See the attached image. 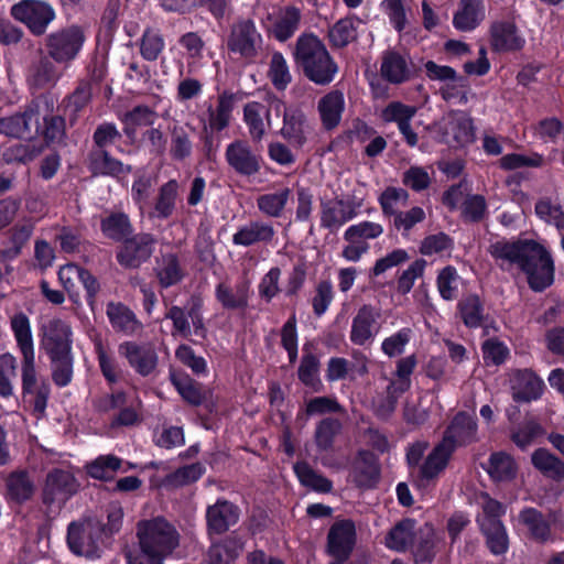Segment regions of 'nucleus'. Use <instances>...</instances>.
Here are the masks:
<instances>
[{"label": "nucleus", "mask_w": 564, "mask_h": 564, "mask_svg": "<svg viewBox=\"0 0 564 564\" xmlns=\"http://www.w3.org/2000/svg\"><path fill=\"white\" fill-rule=\"evenodd\" d=\"M140 553L128 555L129 564H164L180 545V533L163 518L145 520L138 524Z\"/></svg>", "instance_id": "nucleus-1"}, {"label": "nucleus", "mask_w": 564, "mask_h": 564, "mask_svg": "<svg viewBox=\"0 0 564 564\" xmlns=\"http://www.w3.org/2000/svg\"><path fill=\"white\" fill-rule=\"evenodd\" d=\"M293 58L305 77L316 85L330 84L338 73V65L325 44L312 33L297 37Z\"/></svg>", "instance_id": "nucleus-2"}, {"label": "nucleus", "mask_w": 564, "mask_h": 564, "mask_svg": "<svg viewBox=\"0 0 564 564\" xmlns=\"http://www.w3.org/2000/svg\"><path fill=\"white\" fill-rule=\"evenodd\" d=\"M55 106L56 99L52 95H41L23 113L0 119V132L13 138H30L39 133L41 119L50 116Z\"/></svg>", "instance_id": "nucleus-3"}, {"label": "nucleus", "mask_w": 564, "mask_h": 564, "mask_svg": "<svg viewBox=\"0 0 564 564\" xmlns=\"http://www.w3.org/2000/svg\"><path fill=\"white\" fill-rule=\"evenodd\" d=\"M365 186L357 184L350 194L322 200L319 225L329 232H337L345 224L355 219L365 204Z\"/></svg>", "instance_id": "nucleus-4"}, {"label": "nucleus", "mask_w": 564, "mask_h": 564, "mask_svg": "<svg viewBox=\"0 0 564 564\" xmlns=\"http://www.w3.org/2000/svg\"><path fill=\"white\" fill-rule=\"evenodd\" d=\"M85 40V33L78 25L58 29L45 37L47 55L56 63L68 64L78 56Z\"/></svg>", "instance_id": "nucleus-5"}, {"label": "nucleus", "mask_w": 564, "mask_h": 564, "mask_svg": "<svg viewBox=\"0 0 564 564\" xmlns=\"http://www.w3.org/2000/svg\"><path fill=\"white\" fill-rule=\"evenodd\" d=\"M270 107L276 115H283L280 135L291 145L302 148L311 134V127L304 111L296 106L286 107L276 96L270 97Z\"/></svg>", "instance_id": "nucleus-6"}, {"label": "nucleus", "mask_w": 564, "mask_h": 564, "mask_svg": "<svg viewBox=\"0 0 564 564\" xmlns=\"http://www.w3.org/2000/svg\"><path fill=\"white\" fill-rule=\"evenodd\" d=\"M10 14L35 36L44 35L56 19L53 6L44 0H21L11 7Z\"/></svg>", "instance_id": "nucleus-7"}, {"label": "nucleus", "mask_w": 564, "mask_h": 564, "mask_svg": "<svg viewBox=\"0 0 564 564\" xmlns=\"http://www.w3.org/2000/svg\"><path fill=\"white\" fill-rule=\"evenodd\" d=\"M101 524L94 520L72 522L67 530V543L70 551L87 558L100 557Z\"/></svg>", "instance_id": "nucleus-8"}, {"label": "nucleus", "mask_w": 564, "mask_h": 564, "mask_svg": "<svg viewBox=\"0 0 564 564\" xmlns=\"http://www.w3.org/2000/svg\"><path fill=\"white\" fill-rule=\"evenodd\" d=\"M79 484L68 469L54 468L45 480L42 499L52 512H58L66 501L78 490Z\"/></svg>", "instance_id": "nucleus-9"}, {"label": "nucleus", "mask_w": 564, "mask_h": 564, "mask_svg": "<svg viewBox=\"0 0 564 564\" xmlns=\"http://www.w3.org/2000/svg\"><path fill=\"white\" fill-rule=\"evenodd\" d=\"M203 302L199 297L192 296L187 307L173 305L165 314V318L173 323V336L188 338L193 333L205 337L206 328L202 314Z\"/></svg>", "instance_id": "nucleus-10"}, {"label": "nucleus", "mask_w": 564, "mask_h": 564, "mask_svg": "<svg viewBox=\"0 0 564 564\" xmlns=\"http://www.w3.org/2000/svg\"><path fill=\"white\" fill-rule=\"evenodd\" d=\"M533 249L524 261L521 271L525 274L531 290L542 292L554 282V261L544 246L536 242Z\"/></svg>", "instance_id": "nucleus-11"}, {"label": "nucleus", "mask_w": 564, "mask_h": 564, "mask_svg": "<svg viewBox=\"0 0 564 564\" xmlns=\"http://www.w3.org/2000/svg\"><path fill=\"white\" fill-rule=\"evenodd\" d=\"M383 226L376 221L364 220L350 225L344 231V240L347 245L341 250V257L349 262H358L369 251L368 240L382 236Z\"/></svg>", "instance_id": "nucleus-12"}, {"label": "nucleus", "mask_w": 564, "mask_h": 564, "mask_svg": "<svg viewBox=\"0 0 564 564\" xmlns=\"http://www.w3.org/2000/svg\"><path fill=\"white\" fill-rule=\"evenodd\" d=\"M262 46V35L250 19L235 22L230 29L227 47L245 59H253Z\"/></svg>", "instance_id": "nucleus-13"}, {"label": "nucleus", "mask_w": 564, "mask_h": 564, "mask_svg": "<svg viewBox=\"0 0 564 564\" xmlns=\"http://www.w3.org/2000/svg\"><path fill=\"white\" fill-rule=\"evenodd\" d=\"M301 20V10L294 6H286L268 12L261 18V23L278 41L285 42L299 30Z\"/></svg>", "instance_id": "nucleus-14"}, {"label": "nucleus", "mask_w": 564, "mask_h": 564, "mask_svg": "<svg viewBox=\"0 0 564 564\" xmlns=\"http://www.w3.org/2000/svg\"><path fill=\"white\" fill-rule=\"evenodd\" d=\"M118 352L142 377L152 375L156 369L159 356L150 343L123 341L119 345Z\"/></svg>", "instance_id": "nucleus-15"}, {"label": "nucleus", "mask_w": 564, "mask_h": 564, "mask_svg": "<svg viewBox=\"0 0 564 564\" xmlns=\"http://www.w3.org/2000/svg\"><path fill=\"white\" fill-rule=\"evenodd\" d=\"M535 243L533 240H499L490 245L489 253L502 270H510L512 267L521 270Z\"/></svg>", "instance_id": "nucleus-16"}, {"label": "nucleus", "mask_w": 564, "mask_h": 564, "mask_svg": "<svg viewBox=\"0 0 564 564\" xmlns=\"http://www.w3.org/2000/svg\"><path fill=\"white\" fill-rule=\"evenodd\" d=\"M228 165L241 176H254L261 171V155L246 140H235L225 151Z\"/></svg>", "instance_id": "nucleus-17"}, {"label": "nucleus", "mask_w": 564, "mask_h": 564, "mask_svg": "<svg viewBox=\"0 0 564 564\" xmlns=\"http://www.w3.org/2000/svg\"><path fill=\"white\" fill-rule=\"evenodd\" d=\"M155 238L150 234H139L126 239L117 253L118 262L126 268H138L153 253Z\"/></svg>", "instance_id": "nucleus-18"}, {"label": "nucleus", "mask_w": 564, "mask_h": 564, "mask_svg": "<svg viewBox=\"0 0 564 564\" xmlns=\"http://www.w3.org/2000/svg\"><path fill=\"white\" fill-rule=\"evenodd\" d=\"M477 422L474 415L458 412L445 431L442 442L453 452L457 446H466L478 440Z\"/></svg>", "instance_id": "nucleus-19"}, {"label": "nucleus", "mask_w": 564, "mask_h": 564, "mask_svg": "<svg viewBox=\"0 0 564 564\" xmlns=\"http://www.w3.org/2000/svg\"><path fill=\"white\" fill-rule=\"evenodd\" d=\"M444 141L454 145H465L474 140L471 120L460 111L446 113L438 123Z\"/></svg>", "instance_id": "nucleus-20"}, {"label": "nucleus", "mask_w": 564, "mask_h": 564, "mask_svg": "<svg viewBox=\"0 0 564 564\" xmlns=\"http://www.w3.org/2000/svg\"><path fill=\"white\" fill-rule=\"evenodd\" d=\"M380 312L371 305H362L351 322L350 340L352 344L364 346L372 341L379 332Z\"/></svg>", "instance_id": "nucleus-21"}, {"label": "nucleus", "mask_w": 564, "mask_h": 564, "mask_svg": "<svg viewBox=\"0 0 564 564\" xmlns=\"http://www.w3.org/2000/svg\"><path fill=\"white\" fill-rule=\"evenodd\" d=\"M267 96V105L259 101H249L243 106V122L248 128L250 139L253 142H260L267 134L271 126L270 97Z\"/></svg>", "instance_id": "nucleus-22"}, {"label": "nucleus", "mask_w": 564, "mask_h": 564, "mask_svg": "<svg viewBox=\"0 0 564 564\" xmlns=\"http://www.w3.org/2000/svg\"><path fill=\"white\" fill-rule=\"evenodd\" d=\"M414 73V66L406 54L393 50L383 52L381 57L380 74L382 78L391 84L408 82Z\"/></svg>", "instance_id": "nucleus-23"}, {"label": "nucleus", "mask_w": 564, "mask_h": 564, "mask_svg": "<svg viewBox=\"0 0 564 564\" xmlns=\"http://www.w3.org/2000/svg\"><path fill=\"white\" fill-rule=\"evenodd\" d=\"M42 346L48 356L72 354V328L62 319H52L44 328Z\"/></svg>", "instance_id": "nucleus-24"}, {"label": "nucleus", "mask_w": 564, "mask_h": 564, "mask_svg": "<svg viewBox=\"0 0 564 564\" xmlns=\"http://www.w3.org/2000/svg\"><path fill=\"white\" fill-rule=\"evenodd\" d=\"M328 552L336 560L347 561L355 545L356 529L349 521L336 522L328 532Z\"/></svg>", "instance_id": "nucleus-25"}, {"label": "nucleus", "mask_w": 564, "mask_h": 564, "mask_svg": "<svg viewBox=\"0 0 564 564\" xmlns=\"http://www.w3.org/2000/svg\"><path fill=\"white\" fill-rule=\"evenodd\" d=\"M442 535L430 523L417 528L416 539L412 544V555L415 564H430L433 562L438 546L442 544Z\"/></svg>", "instance_id": "nucleus-26"}, {"label": "nucleus", "mask_w": 564, "mask_h": 564, "mask_svg": "<svg viewBox=\"0 0 564 564\" xmlns=\"http://www.w3.org/2000/svg\"><path fill=\"white\" fill-rule=\"evenodd\" d=\"M543 381L531 370H517L511 377L512 398L516 402H531L541 397Z\"/></svg>", "instance_id": "nucleus-27"}, {"label": "nucleus", "mask_w": 564, "mask_h": 564, "mask_svg": "<svg viewBox=\"0 0 564 564\" xmlns=\"http://www.w3.org/2000/svg\"><path fill=\"white\" fill-rule=\"evenodd\" d=\"M194 131V127L182 124L178 121H174L169 127V154L172 160L184 162L192 156L194 150L192 133Z\"/></svg>", "instance_id": "nucleus-28"}, {"label": "nucleus", "mask_w": 564, "mask_h": 564, "mask_svg": "<svg viewBox=\"0 0 564 564\" xmlns=\"http://www.w3.org/2000/svg\"><path fill=\"white\" fill-rule=\"evenodd\" d=\"M485 18L486 8L482 0H459L453 15V25L460 32H471Z\"/></svg>", "instance_id": "nucleus-29"}, {"label": "nucleus", "mask_w": 564, "mask_h": 564, "mask_svg": "<svg viewBox=\"0 0 564 564\" xmlns=\"http://www.w3.org/2000/svg\"><path fill=\"white\" fill-rule=\"evenodd\" d=\"M380 469L375 455L367 451H361L355 458L350 477L352 481L361 488H371L379 479Z\"/></svg>", "instance_id": "nucleus-30"}, {"label": "nucleus", "mask_w": 564, "mask_h": 564, "mask_svg": "<svg viewBox=\"0 0 564 564\" xmlns=\"http://www.w3.org/2000/svg\"><path fill=\"white\" fill-rule=\"evenodd\" d=\"M208 529L217 534L226 532L239 519V509L227 500H217L206 512Z\"/></svg>", "instance_id": "nucleus-31"}, {"label": "nucleus", "mask_w": 564, "mask_h": 564, "mask_svg": "<svg viewBox=\"0 0 564 564\" xmlns=\"http://www.w3.org/2000/svg\"><path fill=\"white\" fill-rule=\"evenodd\" d=\"M491 46L495 51H518L523 47L524 39L519 35L514 23L497 21L490 28Z\"/></svg>", "instance_id": "nucleus-32"}, {"label": "nucleus", "mask_w": 564, "mask_h": 564, "mask_svg": "<svg viewBox=\"0 0 564 564\" xmlns=\"http://www.w3.org/2000/svg\"><path fill=\"white\" fill-rule=\"evenodd\" d=\"M275 235L272 225L263 221H249L238 228L232 236L236 246L249 247L257 243H269Z\"/></svg>", "instance_id": "nucleus-33"}, {"label": "nucleus", "mask_w": 564, "mask_h": 564, "mask_svg": "<svg viewBox=\"0 0 564 564\" xmlns=\"http://www.w3.org/2000/svg\"><path fill=\"white\" fill-rule=\"evenodd\" d=\"M518 518L531 539L542 543L552 540L551 523L538 509L524 508L519 512Z\"/></svg>", "instance_id": "nucleus-34"}, {"label": "nucleus", "mask_w": 564, "mask_h": 564, "mask_svg": "<svg viewBox=\"0 0 564 564\" xmlns=\"http://www.w3.org/2000/svg\"><path fill=\"white\" fill-rule=\"evenodd\" d=\"M235 102V94L224 91L218 95L216 107H208V126L212 131L219 132L229 126Z\"/></svg>", "instance_id": "nucleus-35"}, {"label": "nucleus", "mask_w": 564, "mask_h": 564, "mask_svg": "<svg viewBox=\"0 0 564 564\" xmlns=\"http://www.w3.org/2000/svg\"><path fill=\"white\" fill-rule=\"evenodd\" d=\"M215 296L225 310H246L249 303V284L239 283L234 288L219 283L215 290Z\"/></svg>", "instance_id": "nucleus-36"}, {"label": "nucleus", "mask_w": 564, "mask_h": 564, "mask_svg": "<svg viewBox=\"0 0 564 564\" xmlns=\"http://www.w3.org/2000/svg\"><path fill=\"white\" fill-rule=\"evenodd\" d=\"M533 467L554 481L564 480V462L546 448H538L531 455Z\"/></svg>", "instance_id": "nucleus-37"}, {"label": "nucleus", "mask_w": 564, "mask_h": 564, "mask_svg": "<svg viewBox=\"0 0 564 564\" xmlns=\"http://www.w3.org/2000/svg\"><path fill=\"white\" fill-rule=\"evenodd\" d=\"M452 453L453 451L443 442L436 445L420 466V481L424 482L435 479L447 466Z\"/></svg>", "instance_id": "nucleus-38"}, {"label": "nucleus", "mask_w": 564, "mask_h": 564, "mask_svg": "<svg viewBox=\"0 0 564 564\" xmlns=\"http://www.w3.org/2000/svg\"><path fill=\"white\" fill-rule=\"evenodd\" d=\"M345 108V99L343 93L335 90L325 95L318 101V112L323 126L330 130L338 126L341 113Z\"/></svg>", "instance_id": "nucleus-39"}, {"label": "nucleus", "mask_w": 564, "mask_h": 564, "mask_svg": "<svg viewBox=\"0 0 564 564\" xmlns=\"http://www.w3.org/2000/svg\"><path fill=\"white\" fill-rule=\"evenodd\" d=\"M89 166L96 175L118 176L129 173L131 167L112 158L106 150L94 149L89 154Z\"/></svg>", "instance_id": "nucleus-40"}, {"label": "nucleus", "mask_w": 564, "mask_h": 564, "mask_svg": "<svg viewBox=\"0 0 564 564\" xmlns=\"http://www.w3.org/2000/svg\"><path fill=\"white\" fill-rule=\"evenodd\" d=\"M7 498L19 505L30 500L35 492V485L25 471H15L6 480Z\"/></svg>", "instance_id": "nucleus-41"}, {"label": "nucleus", "mask_w": 564, "mask_h": 564, "mask_svg": "<svg viewBox=\"0 0 564 564\" xmlns=\"http://www.w3.org/2000/svg\"><path fill=\"white\" fill-rule=\"evenodd\" d=\"M53 62L47 55L41 57L30 67L28 82L32 87L44 88L54 85L58 80L59 73Z\"/></svg>", "instance_id": "nucleus-42"}, {"label": "nucleus", "mask_w": 564, "mask_h": 564, "mask_svg": "<svg viewBox=\"0 0 564 564\" xmlns=\"http://www.w3.org/2000/svg\"><path fill=\"white\" fill-rule=\"evenodd\" d=\"M292 191L282 187L276 192L262 194L257 198V207L260 213L271 218L282 217L291 198Z\"/></svg>", "instance_id": "nucleus-43"}, {"label": "nucleus", "mask_w": 564, "mask_h": 564, "mask_svg": "<svg viewBox=\"0 0 564 564\" xmlns=\"http://www.w3.org/2000/svg\"><path fill=\"white\" fill-rule=\"evenodd\" d=\"M417 528L411 519H405L394 525L386 538V545L395 551H404L409 545L412 546L416 539Z\"/></svg>", "instance_id": "nucleus-44"}, {"label": "nucleus", "mask_w": 564, "mask_h": 564, "mask_svg": "<svg viewBox=\"0 0 564 564\" xmlns=\"http://www.w3.org/2000/svg\"><path fill=\"white\" fill-rule=\"evenodd\" d=\"M486 536V544L494 555H501L508 551L509 538L502 522H488L482 520L479 527Z\"/></svg>", "instance_id": "nucleus-45"}, {"label": "nucleus", "mask_w": 564, "mask_h": 564, "mask_svg": "<svg viewBox=\"0 0 564 564\" xmlns=\"http://www.w3.org/2000/svg\"><path fill=\"white\" fill-rule=\"evenodd\" d=\"M242 550L239 540L229 538L223 542L213 544L207 553V564H231Z\"/></svg>", "instance_id": "nucleus-46"}, {"label": "nucleus", "mask_w": 564, "mask_h": 564, "mask_svg": "<svg viewBox=\"0 0 564 564\" xmlns=\"http://www.w3.org/2000/svg\"><path fill=\"white\" fill-rule=\"evenodd\" d=\"M107 316L111 326L126 334H133L138 328V321L131 310L121 303H109L107 305Z\"/></svg>", "instance_id": "nucleus-47"}, {"label": "nucleus", "mask_w": 564, "mask_h": 564, "mask_svg": "<svg viewBox=\"0 0 564 564\" xmlns=\"http://www.w3.org/2000/svg\"><path fill=\"white\" fill-rule=\"evenodd\" d=\"M487 471L495 481H510L517 475V465L510 455L498 452L490 455Z\"/></svg>", "instance_id": "nucleus-48"}, {"label": "nucleus", "mask_w": 564, "mask_h": 564, "mask_svg": "<svg viewBox=\"0 0 564 564\" xmlns=\"http://www.w3.org/2000/svg\"><path fill=\"white\" fill-rule=\"evenodd\" d=\"M360 20L346 17L338 20L328 31V37L333 46L344 47L357 39V28Z\"/></svg>", "instance_id": "nucleus-49"}, {"label": "nucleus", "mask_w": 564, "mask_h": 564, "mask_svg": "<svg viewBox=\"0 0 564 564\" xmlns=\"http://www.w3.org/2000/svg\"><path fill=\"white\" fill-rule=\"evenodd\" d=\"M10 325L21 355L35 354L29 317L24 313H18L12 316Z\"/></svg>", "instance_id": "nucleus-50"}, {"label": "nucleus", "mask_w": 564, "mask_h": 564, "mask_svg": "<svg viewBox=\"0 0 564 564\" xmlns=\"http://www.w3.org/2000/svg\"><path fill=\"white\" fill-rule=\"evenodd\" d=\"M535 215L547 225L564 229V207L551 197H541L534 206Z\"/></svg>", "instance_id": "nucleus-51"}, {"label": "nucleus", "mask_w": 564, "mask_h": 564, "mask_svg": "<svg viewBox=\"0 0 564 564\" xmlns=\"http://www.w3.org/2000/svg\"><path fill=\"white\" fill-rule=\"evenodd\" d=\"M122 460L115 455H100L86 465L87 474L99 480H110L121 468Z\"/></svg>", "instance_id": "nucleus-52"}, {"label": "nucleus", "mask_w": 564, "mask_h": 564, "mask_svg": "<svg viewBox=\"0 0 564 564\" xmlns=\"http://www.w3.org/2000/svg\"><path fill=\"white\" fill-rule=\"evenodd\" d=\"M155 272L163 288H170L176 284L183 278L178 260L176 256L172 253L164 254L158 260Z\"/></svg>", "instance_id": "nucleus-53"}, {"label": "nucleus", "mask_w": 564, "mask_h": 564, "mask_svg": "<svg viewBox=\"0 0 564 564\" xmlns=\"http://www.w3.org/2000/svg\"><path fill=\"white\" fill-rule=\"evenodd\" d=\"M294 471L300 482L318 492H329L333 484L329 479L315 471L307 463L301 462L294 465Z\"/></svg>", "instance_id": "nucleus-54"}, {"label": "nucleus", "mask_w": 564, "mask_h": 564, "mask_svg": "<svg viewBox=\"0 0 564 564\" xmlns=\"http://www.w3.org/2000/svg\"><path fill=\"white\" fill-rule=\"evenodd\" d=\"M341 431V423L334 417L321 420L315 427L314 441L319 451H328L333 447L336 436Z\"/></svg>", "instance_id": "nucleus-55"}, {"label": "nucleus", "mask_w": 564, "mask_h": 564, "mask_svg": "<svg viewBox=\"0 0 564 564\" xmlns=\"http://www.w3.org/2000/svg\"><path fill=\"white\" fill-rule=\"evenodd\" d=\"M101 231L106 237L120 241L132 232V225L126 214L115 213L101 221Z\"/></svg>", "instance_id": "nucleus-56"}, {"label": "nucleus", "mask_w": 564, "mask_h": 564, "mask_svg": "<svg viewBox=\"0 0 564 564\" xmlns=\"http://www.w3.org/2000/svg\"><path fill=\"white\" fill-rule=\"evenodd\" d=\"M384 216H393L401 213L399 209L405 207L409 200V194L400 187H387L378 198Z\"/></svg>", "instance_id": "nucleus-57"}, {"label": "nucleus", "mask_w": 564, "mask_h": 564, "mask_svg": "<svg viewBox=\"0 0 564 564\" xmlns=\"http://www.w3.org/2000/svg\"><path fill=\"white\" fill-rule=\"evenodd\" d=\"M268 76L273 86L279 90H284L291 83L292 75L288 62L280 52L272 54Z\"/></svg>", "instance_id": "nucleus-58"}, {"label": "nucleus", "mask_w": 564, "mask_h": 564, "mask_svg": "<svg viewBox=\"0 0 564 564\" xmlns=\"http://www.w3.org/2000/svg\"><path fill=\"white\" fill-rule=\"evenodd\" d=\"M178 192V183L171 180L160 187L158 200L155 203V213L160 218L170 217L175 208V202Z\"/></svg>", "instance_id": "nucleus-59"}, {"label": "nucleus", "mask_w": 564, "mask_h": 564, "mask_svg": "<svg viewBox=\"0 0 564 564\" xmlns=\"http://www.w3.org/2000/svg\"><path fill=\"white\" fill-rule=\"evenodd\" d=\"M95 349L98 365L105 379L111 384L119 382L123 377V371L118 362L106 351L101 341L96 343Z\"/></svg>", "instance_id": "nucleus-60"}, {"label": "nucleus", "mask_w": 564, "mask_h": 564, "mask_svg": "<svg viewBox=\"0 0 564 564\" xmlns=\"http://www.w3.org/2000/svg\"><path fill=\"white\" fill-rule=\"evenodd\" d=\"M202 464L195 463L183 466L165 477L164 484L171 487H182L198 480L204 474Z\"/></svg>", "instance_id": "nucleus-61"}, {"label": "nucleus", "mask_w": 564, "mask_h": 564, "mask_svg": "<svg viewBox=\"0 0 564 564\" xmlns=\"http://www.w3.org/2000/svg\"><path fill=\"white\" fill-rule=\"evenodd\" d=\"M52 362V378L56 386L66 387L73 378L72 354L50 356Z\"/></svg>", "instance_id": "nucleus-62"}, {"label": "nucleus", "mask_w": 564, "mask_h": 564, "mask_svg": "<svg viewBox=\"0 0 564 564\" xmlns=\"http://www.w3.org/2000/svg\"><path fill=\"white\" fill-rule=\"evenodd\" d=\"M477 501L482 512L477 516V523L482 527V520L488 522H501L500 518L505 514L506 508L498 500L492 499L487 492H480Z\"/></svg>", "instance_id": "nucleus-63"}, {"label": "nucleus", "mask_w": 564, "mask_h": 564, "mask_svg": "<svg viewBox=\"0 0 564 564\" xmlns=\"http://www.w3.org/2000/svg\"><path fill=\"white\" fill-rule=\"evenodd\" d=\"M417 108L404 105L400 101L390 102L381 112V117L386 122H395L399 126L411 122L416 115Z\"/></svg>", "instance_id": "nucleus-64"}]
</instances>
